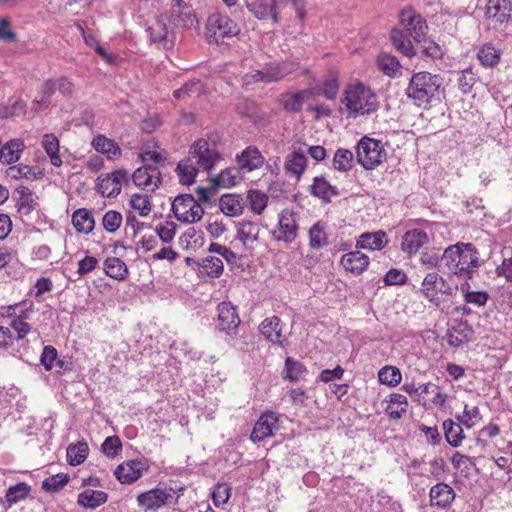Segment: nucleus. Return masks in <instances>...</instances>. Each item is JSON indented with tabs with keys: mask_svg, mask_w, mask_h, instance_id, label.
<instances>
[{
	"mask_svg": "<svg viewBox=\"0 0 512 512\" xmlns=\"http://www.w3.org/2000/svg\"><path fill=\"white\" fill-rule=\"evenodd\" d=\"M219 207L226 216H238L243 210L242 198L237 194H224L219 200Z\"/></svg>",
	"mask_w": 512,
	"mask_h": 512,
	"instance_id": "28",
	"label": "nucleus"
},
{
	"mask_svg": "<svg viewBox=\"0 0 512 512\" xmlns=\"http://www.w3.org/2000/svg\"><path fill=\"white\" fill-rule=\"evenodd\" d=\"M442 78L439 75L423 71L414 73L406 89V95L418 107L426 108L434 101H438Z\"/></svg>",
	"mask_w": 512,
	"mask_h": 512,
	"instance_id": "3",
	"label": "nucleus"
},
{
	"mask_svg": "<svg viewBox=\"0 0 512 512\" xmlns=\"http://www.w3.org/2000/svg\"><path fill=\"white\" fill-rule=\"evenodd\" d=\"M148 465L139 459L130 460L117 466L114 475L122 484H131L138 480Z\"/></svg>",
	"mask_w": 512,
	"mask_h": 512,
	"instance_id": "10",
	"label": "nucleus"
},
{
	"mask_svg": "<svg viewBox=\"0 0 512 512\" xmlns=\"http://www.w3.org/2000/svg\"><path fill=\"white\" fill-rule=\"evenodd\" d=\"M457 82L458 88L461 90V92L467 94L471 92L476 82V78L471 69H466L461 72L457 79Z\"/></svg>",
	"mask_w": 512,
	"mask_h": 512,
	"instance_id": "61",
	"label": "nucleus"
},
{
	"mask_svg": "<svg viewBox=\"0 0 512 512\" xmlns=\"http://www.w3.org/2000/svg\"><path fill=\"white\" fill-rule=\"evenodd\" d=\"M172 498L171 490L164 489H151L147 492L141 493L138 497V503L146 510H156L164 506L167 501Z\"/></svg>",
	"mask_w": 512,
	"mask_h": 512,
	"instance_id": "17",
	"label": "nucleus"
},
{
	"mask_svg": "<svg viewBox=\"0 0 512 512\" xmlns=\"http://www.w3.org/2000/svg\"><path fill=\"white\" fill-rule=\"evenodd\" d=\"M259 233L260 227L255 222L243 220L237 225V238L244 245L257 241Z\"/></svg>",
	"mask_w": 512,
	"mask_h": 512,
	"instance_id": "33",
	"label": "nucleus"
},
{
	"mask_svg": "<svg viewBox=\"0 0 512 512\" xmlns=\"http://www.w3.org/2000/svg\"><path fill=\"white\" fill-rule=\"evenodd\" d=\"M401 372L395 366H385L378 372L379 382L394 387L401 382Z\"/></svg>",
	"mask_w": 512,
	"mask_h": 512,
	"instance_id": "47",
	"label": "nucleus"
},
{
	"mask_svg": "<svg viewBox=\"0 0 512 512\" xmlns=\"http://www.w3.org/2000/svg\"><path fill=\"white\" fill-rule=\"evenodd\" d=\"M439 281H441L442 284L444 283L442 277L437 273H428L422 282L421 291L430 301L437 299L438 290H441L438 288Z\"/></svg>",
	"mask_w": 512,
	"mask_h": 512,
	"instance_id": "44",
	"label": "nucleus"
},
{
	"mask_svg": "<svg viewBox=\"0 0 512 512\" xmlns=\"http://www.w3.org/2000/svg\"><path fill=\"white\" fill-rule=\"evenodd\" d=\"M356 156L359 164L370 170L384 162L387 153L380 140L364 136L356 146Z\"/></svg>",
	"mask_w": 512,
	"mask_h": 512,
	"instance_id": "5",
	"label": "nucleus"
},
{
	"mask_svg": "<svg viewBox=\"0 0 512 512\" xmlns=\"http://www.w3.org/2000/svg\"><path fill=\"white\" fill-rule=\"evenodd\" d=\"M218 311V329L230 333L235 330L239 324L240 319L236 312V308L230 303L221 302L217 306Z\"/></svg>",
	"mask_w": 512,
	"mask_h": 512,
	"instance_id": "16",
	"label": "nucleus"
},
{
	"mask_svg": "<svg viewBox=\"0 0 512 512\" xmlns=\"http://www.w3.org/2000/svg\"><path fill=\"white\" fill-rule=\"evenodd\" d=\"M307 158L303 152L293 151L285 161L284 168L298 180L306 168Z\"/></svg>",
	"mask_w": 512,
	"mask_h": 512,
	"instance_id": "29",
	"label": "nucleus"
},
{
	"mask_svg": "<svg viewBox=\"0 0 512 512\" xmlns=\"http://www.w3.org/2000/svg\"><path fill=\"white\" fill-rule=\"evenodd\" d=\"M24 148V144L20 140H11L0 149V161L11 164L16 162L20 153Z\"/></svg>",
	"mask_w": 512,
	"mask_h": 512,
	"instance_id": "42",
	"label": "nucleus"
},
{
	"mask_svg": "<svg viewBox=\"0 0 512 512\" xmlns=\"http://www.w3.org/2000/svg\"><path fill=\"white\" fill-rule=\"evenodd\" d=\"M369 264V257L360 251H352L342 256L341 265L346 271L362 273Z\"/></svg>",
	"mask_w": 512,
	"mask_h": 512,
	"instance_id": "23",
	"label": "nucleus"
},
{
	"mask_svg": "<svg viewBox=\"0 0 512 512\" xmlns=\"http://www.w3.org/2000/svg\"><path fill=\"white\" fill-rule=\"evenodd\" d=\"M297 68L298 65L296 63L289 61L268 63L262 68L264 72V83L279 82Z\"/></svg>",
	"mask_w": 512,
	"mask_h": 512,
	"instance_id": "14",
	"label": "nucleus"
},
{
	"mask_svg": "<svg viewBox=\"0 0 512 512\" xmlns=\"http://www.w3.org/2000/svg\"><path fill=\"white\" fill-rule=\"evenodd\" d=\"M130 205L134 210L139 211L141 216H147L151 211V202L147 195L133 194Z\"/></svg>",
	"mask_w": 512,
	"mask_h": 512,
	"instance_id": "56",
	"label": "nucleus"
},
{
	"mask_svg": "<svg viewBox=\"0 0 512 512\" xmlns=\"http://www.w3.org/2000/svg\"><path fill=\"white\" fill-rule=\"evenodd\" d=\"M132 180L138 187H147L153 184L154 188L152 190H154L161 183V174L157 167L151 164H145L135 170L132 175Z\"/></svg>",
	"mask_w": 512,
	"mask_h": 512,
	"instance_id": "18",
	"label": "nucleus"
},
{
	"mask_svg": "<svg viewBox=\"0 0 512 512\" xmlns=\"http://www.w3.org/2000/svg\"><path fill=\"white\" fill-rule=\"evenodd\" d=\"M512 3L510 0H488L485 15L499 24L507 23L512 14Z\"/></svg>",
	"mask_w": 512,
	"mask_h": 512,
	"instance_id": "15",
	"label": "nucleus"
},
{
	"mask_svg": "<svg viewBox=\"0 0 512 512\" xmlns=\"http://www.w3.org/2000/svg\"><path fill=\"white\" fill-rule=\"evenodd\" d=\"M121 449L122 443L118 436L107 437L102 444L103 453L110 458L115 457Z\"/></svg>",
	"mask_w": 512,
	"mask_h": 512,
	"instance_id": "62",
	"label": "nucleus"
},
{
	"mask_svg": "<svg viewBox=\"0 0 512 512\" xmlns=\"http://www.w3.org/2000/svg\"><path fill=\"white\" fill-rule=\"evenodd\" d=\"M416 42L420 44L421 51L425 56L432 59H440L443 56L441 47L432 39L424 36L423 40Z\"/></svg>",
	"mask_w": 512,
	"mask_h": 512,
	"instance_id": "55",
	"label": "nucleus"
},
{
	"mask_svg": "<svg viewBox=\"0 0 512 512\" xmlns=\"http://www.w3.org/2000/svg\"><path fill=\"white\" fill-rule=\"evenodd\" d=\"M57 360V350L53 346H45L41 354L40 362L46 371H50L54 367Z\"/></svg>",
	"mask_w": 512,
	"mask_h": 512,
	"instance_id": "64",
	"label": "nucleus"
},
{
	"mask_svg": "<svg viewBox=\"0 0 512 512\" xmlns=\"http://www.w3.org/2000/svg\"><path fill=\"white\" fill-rule=\"evenodd\" d=\"M221 160L215 142L201 138L192 144L188 157L178 163L176 173L182 184L190 185L200 169L209 172Z\"/></svg>",
	"mask_w": 512,
	"mask_h": 512,
	"instance_id": "1",
	"label": "nucleus"
},
{
	"mask_svg": "<svg viewBox=\"0 0 512 512\" xmlns=\"http://www.w3.org/2000/svg\"><path fill=\"white\" fill-rule=\"evenodd\" d=\"M478 59L482 65L486 67H493L498 64L500 60V53L495 47L485 45L479 50Z\"/></svg>",
	"mask_w": 512,
	"mask_h": 512,
	"instance_id": "49",
	"label": "nucleus"
},
{
	"mask_svg": "<svg viewBox=\"0 0 512 512\" xmlns=\"http://www.w3.org/2000/svg\"><path fill=\"white\" fill-rule=\"evenodd\" d=\"M235 169L226 168L212 179L214 191L216 187L228 188L236 184Z\"/></svg>",
	"mask_w": 512,
	"mask_h": 512,
	"instance_id": "54",
	"label": "nucleus"
},
{
	"mask_svg": "<svg viewBox=\"0 0 512 512\" xmlns=\"http://www.w3.org/2000/svg\"><path fill=\"white\" fill-rule=\"evenodd\" d=\"M400 24L414 41H421L426 36L428 26L426 20L413 9H404L400 13Z\"/></svg>",
	"mask_w": 512,
	"mask_h": 512,
	"instance_id": "8",
	"label": "nucleus"
},
{
	"mask_svg": "<svg viewBox=\"0 0 512 512\" xmlns=\"http://www.w3.org/2000/svg\"><path fill=\"white\" fill-rule=\"evenodd\" d=\"M16 206L20 216L27 217L38 207L37 197L28 188H23Z\"/></svg>",
	"mask_w": 512,
	"mask_h": 512,
	"instance_id": "36",
	"label": "nucleus"
},
{
	"mask_svg": "<svg viewBox=\"0 0 512 512\" xmlns=\"http://www.w3.org/2000/svg\"><path fill=\"white\" fill-rule=\"evenodd\" d=\"M310 191L312 195L322 199L326 203L331 201V196L338 195L336 188L324 177H315Z\"/></svg>",
	"mask_w": 512,
	"mask_h": 512,
	"instance_id": "34",
	"label": "nucleus"
},
{
	"mask_svg": "<svg viewBox=\"0 0 512 512\" xmlns=\"http://www.w3.org/2000/svg\"><path fill=\"white\" fill-rule=\"evenodd\" d=\"M407 398L402 394H391L390 401L386 408V412L393 419L401 418L402 414L406 412Z\"/></svg>",
	"mask_w": 512,
	"mask_h": 512,
	"instance_id": "45",
	"label": "nucleus"
},
{
	"mask_svg": "<svg viewBox=\"0 0 512 512\" xmlns=\"http://www.w3.org/2000/svg\"><path fill=\"white\" fill-rule=\"evenodd\" d=\"M8 174L13 178L35 179L34 169L28 165L13 166L8 169Z\"/></svg>",
	"mask_w": 512,
	"mask_h": 512,
	"instance_id": "63",
	"label": "nucleus"
},
{
	"mask_svg": "<svg viewBox=\"0 0 512 512\" xmlns=\"http://www.w3.org/2000/svg\"><path fill=\"white\" fill-rule=\"evenodd\" d=\"M277 422L278 418L274 412L263 413L254 425L250 436L251 440L257 443L271 436L273 429L277 427Z\"/></svg>",
	"mask_w": 512,
	"mask_h": 512,
	"instance_id": "13",
	"label": "nucleus"
},
{
	"mask_svg": "<svg viewBox=\"0 0 512 512\" xmlns=\"http://www.w3.org/2000/svg\"><path fill=\"white\" fill-rule=\"evenodd\" d=\"M260 332L273 343L282 345L286 341L282 334L281 320L277 316L266 318L260 325Z\"/></svg>",
	"mask_w": 512,
	"mask_h": 512,
	"instance_id": "21",
	"label": "nucleus"
},
{
	"mask_svg": "<svg viewBox=\"0 0 512 512\" xmlns=\"http://www.w3.org/2000/svg\"><path fill=\"white\" fill-rule=\"evenodd\" d=\"M310 246L313 249H320L327 245V236L324 226L317 222L309 230Z\"/></svg>",
	"mask_w": 512,
	"mask_h": 512,
	"instance_id": "50",
	"label": "nucleus"
},
{
	"mask_svg": "<svg viewBox=\"0 0 512 512\" xmlns=\"http://www.w3.org/2000/svg\"><path fill=\"white\" fill-rule=\"evenodd\" d=\"M409 33L404 29L393 28L390 31V40L397 51L404 56L411 58L416 54V51L409 39Z\"/></svg>",
	"mask_w": 512,
	"mask_h": 512,
	"instance_id": "24",
	"label": "nucleus"
},
{
	"mask_svg": "<svg viewBox=\"0 0 512 512\" xmlns=\"http://www.w3.org/2000/svg\"><path fill=\"white\" fill-rule=\"evenodd\" d=\"M172 211L177 220L183 223H196L204 214V209L191 194L178 195L172 202Z\"/></svg>",
	"mask_w": 512,
	"mask_h": 512,
	"instance_id": "6",
	"label": "nucleus"
},
{
	"mask_svg": "<svg viewBox=\"0 0 512 512\" xmlns=\"http://www.w3.org/2000/svg\"><path fill=\"white\" fill-rule=\"evenodd\" d=\"M202 91V84L200 81H190L185 83L181 88L174 91V97L183 99L185 96L199 95Z\"/></svg>",
	"mask_w": 512,
	"mask_h": 512,
	"instance_id": "60",
	"label": "nucleus"
},
{
	"mask_svg": "<svg viewBox=\"0 0 512 512\" xmlns=\"http://www.w3.org/2000/svg\"><path fill=\"white\" fill-rule=\"evenodd\" d=\"M339 91V84L337 77L334 74H330L324 80L321 87H314L310 94L323 95L328 100H334Z\"/></svg>",
	"mask_w": 512,
	"mask_h": 512,
	"instance_id": "41",
	"label": "nucleus"
},
{
	"mask_svg": "<svg viewBox=\"0 0 512 512\" xmlns=\"http://www.w3.org/2000/svg\"><path fill=\"white\" fill-rule=\"evenodd\" d=\"M169 20L178 28H191L197 22L193 10L183 0H173Z\"/></svg>",
	"mask_w": 512,
	"mask_h": 512,
	"instance_id": "12",
	"label": "nucleus"
},
{
	"mask_svg": "<svg viewBox=\"0 0 512 512\" xmlns=\"http://www.w3.org/2000/svg\"><path fill=\"white\" fill-rule=\"evenodd\" d=\"M386 244V233L383 231L362 234L357 241V247L371 250H381Z\"/></svg>",
	"mask_w": 512,
	"mask_h": 512,
	"instance_id": "32",
	"label": "nucleus"
},
{
	"mask_svg": "<svg viewBox=\"0 0 512 512\" xmlns=\"http://www.w3.org/2000/svg\"><path fill=\"white\" fill-rule=\"evenodd\" d=\"M237 162L241 169L253 171L263 165L264 158L255 147H247L241 155L237 156Z\"/></svg>",
	"mask_w": 512,
	"mask_h": 512,
	"instance_id": "26",
	"label": "nucleus"
},
{
	"mask_svg": "<svg viewBox=\"0 0 512 512\" xmlns=\"http://www.w3.org/2000/svg\"><path fill=\"white\" fill-rule=\"evenodd\" d=\"M89 452V447L86 442H78L71 444L67 448V461L72 466H77L83 463Z\"/></svg>",
	"mask_w": 512,
	"mask_h": 512,
	"instance_id": "43",
	"label": "nucleus"
},
{
	"mask_svg": "<svg viewBox=\"0 0 512 512\" xmlns=\"http://www.w3.org/2000/svg\"><path fill=\"white\" fill-rule=\"evenodd\" d=\"M56 90V81L52 79L46 80L41 86V99L34 101V105H37L35 109L47 108L50 104V98Z\"/></svg>",
	"mask_w": 512,
	"mask_h": 512,
	"instance_id": "51",
	"label": "nucleus"
},
{
	"mask_svg": "<svg viewBox=\"0 0 512 512\" xmlns=\"http://www.w3.org/2000/svg\"><path fill=\"white\" fill-rule=\"evenodd\" d=\"M72 223L77 232L89 234L95 225L93 215L85 208L76 210L72 215Z\"/></svg>",
	"mask_w": 512,
	"mask_h": 512,
	"instance_id": "31",
	"label": "nucleus"
},
{
	"mask_svg": "<svg viewBox=\"0 0 512 512\" xmlns=\"http://www.w3.org/2000/svg\"><path fill=\"white\" fill-rule=\"evenodd\" d=\"M108 495L104 491L87 489L78 495L77 503L88 509H95L106 503Z\"/></svg>",
	"mask_w": 512,
	"mask_h": 512,
	"instance_id": "27",
	"label": "nucleus"
},
{
	"mask_svg": "<svg viewBox=\"0 0 512 512\" xmlns=\"http://www.w3.org/2000/svg\"><path fill=\"white\" fill-rule=\"evenodd\" d=\"M92 146L97 152L107 155L109 159L121 154L119 145L104 135H98L92 141Z\"/></svg>",
	"mask_w": 512,
	"mask_h": 512,
	"instance_id": "35",
	"label": "nucleus"
},
{
	"mask_svg": "<svg viewBox=\"0 0 512 512\" xmlns=\"http://www.w3.org/2000/svg\"><path fill=\"white\" fill-rule=\"evenodd\" d=\"M30 491V487L24 483H18L15 486H11L6 493V500L10 504L16 503L20 499H24Z\"/></svg>",
	"mask_w": 512,
	"mask_h": 512,
	"instance_id": "58",
	"label": "nucleus"
},
{
	"mask_svg": "<svg viewBox=\"0 0 512 512\" xmlns=\"http://www.w3.org/2000/svg\"><path fill=\"white\" fill-rule=\"evenodd\" d=\"M309 95V90H302L293 94H287L282 100L284 110L291 113L300 112L305 99L308 98Z\"/></svg>",
	"mask_w": 512,
	"mask_h": 512,
	"instance_id": "38",
	"label": "nucleus"
},
{
	"mask_svg": "<svg viewBox=\"0 0 512 512\" xmlns=\"http://www.w3.org/2000/svg\"><path fill=\"white\" fill-rule=\"evenodd\" d=\"M377 63L379 69L388 76L394 75L400 67L397 58L386 53L379 55Z\"/></svg>",
	"mask_w": 512,
	"mask_h": 512,
	"instance_id": "52",
	"label": "nucleus"
},
{
	"mask_svg": "<svg viewBox=\"0 0 512 512\" xmlns=\"http://www.w3.org/2000/svg\"><path fill=\"white\" fill-rule=\"evenodd\" d=\"M223 262L220 258L209 256L198 264V274L201 277L218 278L223 273Z\"/></svg>",
	"mask_w": 512,
	"mask_h": 512,
	"instance_id": "30",
	"label": "nucleus"
},
{
	"mask_svg": "<svg viewBox=\"0 0 512 512\" xmlns=\"http://www.w3.org/2000/svg\"><path fill=\"white\" fill-rule=\"evenodd\" d=\"M207 33L213 37L216 42L219 38L236 36L240 28L236 22L221 13L211 14L207 19Z\"/></svg>",
	"mask_w": 512,
	"mask_h": 512,
	"instance_id": "7",
	"label": "nucleus"
},
{
	"mask_svg": "<svg viewBox=\"0 0 512 512\" xmlns=\"http://www.w3.org/2000/svg\"><path fill=\"white\" fill-rule=\"evenodd\" d=\"M443 430L446 441L452 447H458L464 438L462 426L451 419H447L443 422Z\"/></svg>",
	"mask_w": 512,
	"mask_h": 512,
	"instance_id": "39",
	"label": "nucleus"
},
{
	"mask_svg": "<svg viewBox=\"0 0 512 512\" xmlns=\"http://www.w3.org/2000/svg\"><path fill=\"white\" fill-rule=\"evenodd\" d=\"M441 260L447 271L454 275H464L471 279L474 269L480 266L478 251L471 243H457L447 247Z\"/></svg>",
	"mask_w": 512,
	"mask_h": 512,
	"instance_id": "2",
	"label": "nucleus"
},
{
	"mask_svg": "<svg viewBox=\"0 0 512 512\" xmlns=\"http://www.w3.org/2000/svg\"><path fill=\"white\" fill-rule=\"evenodd\" d=\"M98 189L102 195L114 198L121 192L122 184L128 183V173L124 169L107 174L104 178H98Z\"/></svg>",
	"mask_w": 512,
	"mask_h": 512,
	"instance_id": "9",
	"label": "nucleus"
},
{
	"mask_svg": "<svg viewBox=\"0 0 512 512\" xmlns=\"http://www.w3.org/2000/svg\"><path fill=\"white\" fill-rule=\"evenodd\" d=\"M285 378L291 382L298 381L306 373V367L300 361L294 360L292 357L285 359Z\"/></svg>",
	"mask_w": 512,
	"mask_h": 512,
	"instance_id": "48",
	"label": "nucleus"
},
{
	"mask_svg": "<svg viewBox=\"0 0 512 512\" xmlns=\"http://www.w3.org/2000/svg\"><path fill=\"white\" fill-rule=\"evenodd\" d=\"M428 241L429 238L424 231L419 229L409 230L402 237L401 249L408 255H412L417 253Z\"/></svg>",
	"mask_w": 512,
	"mask_h": 512,
	"instance_id": "20",
	"label": "nucleus"
},
{
	"mask_svg": "<svg viewBox=\"0 0 512 512\" xmlns=\"http://www.w3.org/2000/svg\"><path fill=\"white\" fill-rule=\"evenodd\" d=\"M69 481V476L64 473H59L46 478L42 482V489L47 492H57L61 490Z\"/></svg>",
	"mask_w": 512,
	"mask_h": 512,
	"instance_id": "53",
	"label": "nucleus"
},
{
	"mask_svg": "<svg viewBox=\"0 0 512 512\" xmlns=\"http://www.w3.org/2000/svg\"><path fill=\"white\" fill-rule=\"evenodd\" d=\"M430 502L432 506L447 508L455 499V492L446 483H437L430 489Z\"/></svg>",
	"mask_w": 512,
	"mask_h": 512,
	"instance_id": "19",
	"label": "nucleus"
},
{
	"mask_svg": "<svg viewBox=\"0 0 512 512\" xmlns=\"http://www.w3.org/2000/svg\"><path fill=\"white\" fill-rule=\"evenodd\" d=\"M105 273L116 280H123L128 274L126 264L117 257H109L104 262Z\"/></svg>",
	"mask_w": 512,
	"mask_h": 512,
	"instance_id": "37",
	"label": "nucleus"
},
{
	"mask_svg": "<svg viewBox=\"0 0 512 512\" xmlns=\"http://www.w3.org/2000/svg\"><path fill=\"white\" fill-rule=\"evenodd\" d=\"M122 219L121 213L115 210H109L105 213L102 224L107 232L113 233L119 229Z\"/></svg>",
	"mask_w": 512,
	"mask_h": 512,
	"instance_id": "57",
	"label": "nucleus"
},
{
	"mask_svg": "<svg viewBox=\"0 0 512 512\" xmlns=\"http://www.w3.org/2000/svg\"><path fill=\"white\" fill-rule=\"evenodd\" d=\"M341 102L353 117L374 112L378 106L375 94L362 83L348 85Z\"/></svg>",
	"mask_w": 512,
	"mask_h": 512,
	"instance_id": "4",
	"label": "nucleus"
},
{
	"mask_svg": "<svg viewBox=\"0 0 512 512\" xmlns=\"http://www.w3.org/2000/svg\"><path fill=\"white\" fill-rule=\"evenodd\" d=\"M248 198L250 200L251 209L255 213L261 214L267 206L268 198L266 194L258 190H252L249 192Z\"/></svg>",
	"mask_w": 512,
	"mask_h": 512,
	"instance_id": "59",
	"label": "nucleus"
},
{
	"mask_svg": "<svg viewBox=\"0 0 512 512\" xmlns=\"http://www.w3.org/2000/svg\"><path fill=\"white\" fill-rule=\"evenodd\" d=\"M163 16L156 19L155 23L147 28L150 40L154 43H162L163 47L168 49L173 47L174 41L170 34Z\"/></svg>",
	"mask_w": 512,
	"mask_h": 512,
	"instance_id": "22",
	"label": "nucleus"
},
{
	"mask_svg": "<svg viewBox=\"0 0 512 512\" xmlns=\"http://www.w3.org/2000/svg\"><path fill=\"white\" fill-rule=\"evenodd\" d=\"M247 8L259 20L271 17L273 22L278 21L276 2L274 0H257L247 4Z\"/></svg>",
	"mask_w": 512,
	"mask_h": 512,
	"instance_id": "25",
	"label": "nucleus"
},
{
	"mask_svg": "<svg viewBox=\"0 0 512 512\" xmlns=\"http://www.w3.org/2000/svg\"><path fill=\"white\" fill-rule=\"evenodd\" d=\"M42 146L50 158L53 166L60 167L62 160L59 156V140L54 134H45L42 140Z\"/></svg>",
	"mask_w": 512,
	"mask_h": 512,
	"instance_id": "40",
	"label": "nucleus"
},
{
	"mask_svg": "<svg viewBox=\"0 0 512 512\" xmlns=\"http://www.w3.org/2000/svg\"><path fill=\"white\" fill-rule=\"evenodd\" d=\"M296 218L297 214L292 211L283 210L281 212L278 223V234L276 235L274 233L276 240L292 243L296 239L298 231Z\"/></svg>",
	"mask_w": 512,
	"mask_h": 512,
	"instance_id": "11",
	"label": "nucleus"
},
{
	"mask_svg": "<svg viewBox=\"0 0 512 512\" xmlns=\"http://www.w3.org/2000/svg\"><path fill=\"white\" fill-rule=\"evenodd\" d=\"M333 167L341 172L351 170L353 167V153L348 149H338L333 158Z\"/></svg>",
	"mask_w": 512,
	"mask_h": 512,
	"instance_id": "46",
	"label": "nucleus"
}]
</instances>
